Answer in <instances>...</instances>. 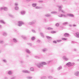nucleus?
Returning <instances> with one entry per match:
<instances>
[{"mask_svg":"<svg viewBox=\"0 0 79 79\" xmlns=\"http://www.w3.org/2000/svg\"><path fill=\"white\" fill-rule=\"evenodd\" d=\"M51 14H56L57 13V12L55 11V12H51Z\"/></svg>","mask_w":79,"mask_h":79,"instance_id":"34","label":"nucleus"},{"mask_svg":"<svg viewBox=\"0 0 79 79\" xmlns=\"http://www.w3.org/2000/svg\"><path fill=\"white\" fill-rule=\"evenodd\" d=\"M62 16H63V17H64L65 18H66V17H67L68 16H67L68 15H67H67H66L62 14Z\"/></svg>","mask_w":79,"mask_h":79,"instance_id":"31","label":"nucleus"},{"mask_svg":"<svg viewBox=\"0 0 79 79\" xmlns=\"http://www.w3.org/2000/svg\"><path fill=\"white\" fill-rule=\"evenodd\" d=\"M35 20H33L32 21V22H29L28 23V25H32V24H34L35 23Z\"/></svg>","mask_w":79,"mask_h":79,"instance_id":"2","label":"nucleus"},{"mask_svg":"<svg viewBox=\"0 0 79 79\" xmlns=\"http://www.w3.org/2000/svg\"><path fill=\"white\" fill-rule=\"evenodd\" d=\"M21 15H24L26 14V12L25 11L22 10L21 11Z\"/></svg>","mask_w":79,"mask_h":79,"instance_id":"11","label":"nucleus"},{"mask_svg":"<svg viewBox=\"0 0 79 79\" xmlns=\"http://www.w3.org/2000/svg\"><path fill=\"white\" fill-rule=\"evenodd\" d=\"M66 65L67 66H71V62H69L68 63H67L66 64Z\"/></svg>","mask_w":79,"mask_h":79,"instance_id":"20","label":"nucleus"},{"mask_svg":"<svg viewBox=\"0 0 79 79\" xmlns=\"http://www.w3.org/2000/svg\"><path fill=\"white\" fill-rule=\"evenodd\" d=\"M56 26H57V27H58V26H60V25L58 23H57L56 24Z\"/></svg>","mask_w":79,"mask_h":79,"instance_id":"48","label":"nucleus"},{"mask_svg":"<svg viewBox=\"0 0 79 79\" xmlns=\"http://www.w3.org/2000/svg\"><path fill=\"white\" fill-rule=\"evenodd\" d=\"M5 10V11H7L8 8L6 7H2L1 8V10Z\"/></svg>","mask_w":79,"mask_h":79,"instance_id":"7","label":"nucleus"},{"mask_svg":"<svg viewBox=\"0 0 79 79\" xmlns=\"http://www.w3.org/2000/svg\"><path fill=\"white\" fill-rule=\"evenodd\" d=\"M25 51L26 53H28V54H31V51H30L29 49H26L25 50Z\"/></svg>","mask_w":79,"mask_h":79,"instance_id":"9","label":"nucleus"},{"mask_svg":"<svg viewBox=\"0 0 79 79\" xmlns=\"http://www.w3.org/2000/svg\"><path fill=\"white\" fill-rule=\"evenodd\" d=\"M15 10H19V7L18 6H16L15 8Z\"/></svg>","mask_w":79,"mask_h":79,"instance_id":"32","label":"nucleus"},{"mask_svg":"<svg viewBox=\"0 0 79 79\" xmlns=\"http://www.w3.org/2000/svg\"><path fill=\"white\" fill-rule=\"evenodd\" d=\"M8 74L9 75H11V74H13V73H12V71H9L8 72Z\"/></svg>","mask_w":79,"mask_h":79,"instance_id":"18","label":"nucleus"},{"mask_svg":"<svg viewBox=\"0 0 79 79\" xmlns=\"http://www.w3.org/2000/svg\"><path fill=\"white\" fill-rule=\"evenodd\" d=\"M63 59L64 60H65V61H68V60H69V58H67L65 56H63Z\"/></svg>","mask_w":79,"mask_h":79,"instance_id":"6","label":"nucleus"},{"mask_svg":"<svg viewBox=\"0 0 79 79\" xmlns=\"http://www.w3.org/2000/svg\"><path fill=\"white\" fill-rule=\"evenodd\" d=\"M72 42H73V41H72Z\"/></svg>","mask_w":79,"mask_h":79,"instance_id":"64","label":"nucleus"},{"mask_svg":"<svg viewBox=\"0 0 79 79\" xmlns=\"http://www.w3.org/2000/svg\"><path fill=\"white\" fill-rule=\"evenodd\" d=\"M67 15L70 17H74V15L73 14H68Z\"/></svg>","mask_w":79,"mask_h":79,"instance_id":"12","label":"nucleus"},{"mask_svg":"<svg viewBox=\"0 0 79 79\" xmlns=\"http://www.w3.org/2000/svg\"><path fill=\"white\" fill-rule=\"evenodd\" d=\"M27 44L28 45H29V46H30L31 47L32 46V44L31 43H27Z\"/></svg>","mask_w":79,"mask_h":79,"instance_id":"43","label":"nucleus"},{"mask_svg":"<svg viewBox=\"0 0 79 79\" xmlns=\"http://www.w3.org/2000/svg\"><path fill=\"white\" fill-rule=\"evenodd\" d=\"M67 24H68V22H65L63 23V25L65 26V25H67Z\"/></svg>","mask_w":79,"mask_h":79,"instance_id":"24","label":"nucleus"},{"mask_svg":"<svg viewBox=\"0 0 79 79\" xmlns=\"http://www.w3.org/2000/svg\"><path fill=\"white\" fill-rule=\"evenodd\" d=\"M47 64L45 62H42L38 63L36 65L38 68H43L44 66Z\"/></svg>","mask_w":79,"mask_h":79,"instance_id":"1","label":"nucleus"},{"mask_svg":"<svg viewBox=\"0 0 79 79\" xmlns=\"http://www.w3.org/2000/svg\"><path fill=\"white\" fill-rule=\"evenodd\" d=\"M69 26L70 27H72V26H73V25H69Z\"/></svg>","mask_w":79,"mask_h":79,"instance_id":"58","label":"nucleus"},{"mask_svg":"<svg viewBox=\"0 0 79 79\" xmlns=\"http://www.w3.org/2000/svg\"><path fill=\"white\" fill-rule=\"evenodd\" d=\"M18 26H21L23 25V24H24V23H23L22 21H19L18 22Z\"/></svg>","mask_w":79,"mask_h":79,"instance_id":"4","label":"nucleus"},{"mask_svg":"<svg viewBox=\"0 0 79 79\" xmlns=\"http://www.w3.org/2000/svg\"><path fill=\"white\" fill-rule=\"evenodd\" d=\"M35 37H32L31 38V40H35Z\"/></svg>","mask_w":79,"mask_h":79,"instance_id":"39","label":"nucleus"},{"mask_svg":"<svg viewBox=\"0 0 79 79\" xmlns=\"http://www.w3.org/2000/svg\"><path fill=\"white\" fill-rule=\"evenodd\" d=\"M58 16L59 17H60V18H62V17H63V14L59 15Z\"/></svg>","mask_w":79,"mask_h":79,"instance_id":"33","label":"nucleus"},{"mask_svg":"<svg viewBox=\"0 0 79 79\" xmlns=\"http://www.w3.org/2000/svg\"><path fill=\"white\" fill-rule=\"evenodd\" d=\"M57 41L58 42H61V40H57Z\"/></svg>","mask_w":79,"mask_h":79,"instance_id":"53","label":"nucleus"},{"mask_svg":"<svg viewBox=\"0 0 79 79\" xmlns=\"http://www.w3.org/2000/svg\"><path fill=\"white\" fill-rule=\"evenodd\" d=\"M75 64V63H71L70 64V66H73V65H74Z\"/></svg>","mask_w":79,"mask_h":79,"instance_id":"42","label":"nucleus"},{"mask_svg":"<svg viewBox=\"0 0 79 79\" xmlns=\"http://www.w3.org/2000/svg\"><path fill=\"white\" fill-rule=\"evenodd\" d=\"M37 42H38V43H40V41L39 40H38L37 41Z\"/></svg>","mask_w":79,"mask_h":79,"instance_id":"50","label":"nucleus"},{"mask_svg":"<svg viewBox=\"0 0 79 79\" xmlns=\"http://www.w3.org/2000/svg\"><path fill=\"white\" fill-rule=\"evenodd\" d=\"M50 62H52V60L48 61V63H50Z\"/></svg>","mask_w":79,"mask_h":79,"instance_id":"57","label":"nucleus"},{"mask_svg":"<svg viewBox=\"0 0 79 79\" xmlns=\"http://www.w3.org/2000/svg\"><path fill=\"white\" fill-rule=\"evenodd\" d=\"M60 11H61V13H65V11H64L63 10H61Z\"/></svg>","mask_w":79,"mask_h":79,"instance_id":"40","label":"nucleus"},{"mask_svg":"<svg viewBox=\"0 0 79 79\" xmlns=\"http://www.w3.org/2000/svg\"><path fill=\"white\" fill-rule=\"evenodd\" d=\"M53 43H54V44H56V43H57V42H56V41H53Z\"/></svg>","mask_w":79,"mask_h":79,"instance_id":"51","label":"nucleus"},{"mask_svg":"<svg viewBox=\"0 0 79 79\" xmlns=\"http://www.w3.org/2000/svg\"><path fill=\"white\" fill-rule=\"evenodd\" d=\"M46 37H47V39H49V40H50V39H51V37H50L48 36H46Z\"/></svg>","mask_w":79,"mask_h":79,"instance_id":"28","label":"nucleus"},{"mask_svg":"<svg viewBox=\"0 0 79 79\" xmlns=\"http://www.w3.org/2000/svg\"><path fill=\"white\" fill-rule=\"evenodd\" d=\"M2 28V26L1 25H0V28Z\"/></svg>","mask_w":79,"mask_h":79,"instance_id":"59","label":"nucleus"},{"mask_svg":"<svg viewBox=\"0 0 79 79\" xmlns=\"http://www.w3.org/2000/svg\"><path fill=\"white\" fill-rule=\"evenodd\" d=\"M63 1H65L66 0H63Z\"/></svg>","mask_w":79,"mask_h":79,"instance_id":"62","label":"nucleus"},{"mask_svg":"<svg viewBox=\"0 0 79 79\" xmlns=\"http://www.w3.org/2000/svg\"><path fill=\"white\" fill-rule=\"evenodd\" d=\"M0 23H2L3 24H6V23H5V22H4V21L3 20H1Z\"/></svg>","mask_w":79,"mask_h":79,"instance_id":"16","label":"nucleus"},{"mask_svg":"<svg viewBox=\"0 0 79 79\" xmlns=\"http://www.w3.org/2000/svg\"><path fill=\"white\" fill-rule=\"evenodd\" d=\"M48 79H52L53 77H52V76H49L48 77Z\"/></svg>","mask_w":79,"mask_h":79,"instance_id":"36","label":"nucleus"},{"mask_svg":"<svg viewBox=\"0 0 79 79\" xmlns=\"http://www.w3.org/2000/svg\"><path fill=\"white\" fill-rule=\"evenodd\" d=\"M22 37L24 39V40H26V39H27V37L25 36H22Z\"/></svg>","mask_w":79,"mask_h":79,"instance_id":"30","label":"nucleus"},{"mask_svg":"<svg viewBox=\"0 0 79 79\" xmlns=\"http://www.w3.org/2000/svg\"><path fill=\"white\" fill-rule=\"evenodd\" d=\"M40 35L41 37H44V34L42 33H40Z\"/></svg>","mask_w":79,"mask_h":79,"instance_id":"26","label":"nucleus"},{"mask_svg":"<svg viewBox=\"0 0 79 79\" xmlns=\"http://www.w3.org/2000/svg\"><path fill=\"white\" fill-rule=\"evenodd\" d=\"M15 6H18V3H15Z\"/></svg>","mask_w":79,"mask_h":79,"instance_id":"45","label":"nucleus"},{"mask_svg":"<svg viewBox=\"0 0 79 79\" xmlns=\"http://www.w3.org/2000/svg\"><path fill=\"white\" fill-rule=\"evenodd\" d=\"M46 29H47V30H53V29L52 28L48 27V28H46Z\"/></svg>","mask_w":79,"mask_h":79,"instance_id":"21","label":"nucleus"},{"mask_svg":"<svg viewBox=\"0 0 79 79\" xmlns=\"http://www.w3.org/2000/svg\"><path fill=\"white\" fill-rule=\"evenodd\" d=\"M41 79H47V77L46 76H43L42 77H41Z\"/></svg>","mask_w":79,"mask_h":79,"instance_id":"15","label":"nucleus"},{"mask_svg":"<svg viewBox=\"0 0 79 79\" xmlns=\"http://www.w3.org/2000/svg\"><path fill=\"white\" fill-rule=\"evenodd\" d=\"M75 36L77 38H79V33H76Z\"/></svg>","mask_w":79,"mask_h":79,"instance_id":"13","label":"nucleus"},{"mask_svg":"<svg viewBox=\"0 0 79 79\" xmlns=\"http://www.w3.org/2000/svg\"><path fill=\"white\" fill-rule=\"evenodd\" d=\"M13 42H14V43H17V42H18V40L15 38H13Z\"/></svg>","mask_w":79,"mask_h":79,"instance_id":"10","label":"nucleus"},{"mask_svg":"<svg viewBox=\"0 0 79 79\" xmlns=\"http://www.w3.org/2000/svg\"><path fill=\"white\" fill-rule=\"evenodd\" d=\"M32 32H34V33H35L36 32H35V31L34 30H32Z\"/></svg>","mask_w":79,"mask_h":79,"instance_id":"47","label":"nucleus"},{"mask_svg":"<svg viewBox=\"0 0 79 79\" xmlns=\"http://www.w3.org/2000/svg\"><path fill=\"white\" fill-rule=\"evenodd\" d=\"M35 58H38V59H40V57L39 56H35Z\"/></svg>","mask_w":79,"mask_h":79,"instance_id":"35","label":"nucleus"},{"mask_svg":"<svg viewBox=\"0 0 79 79\" xmlns=\"http://www.w3.org/2000/svg\"><path fill=\"white\" fill-rule=\"evenodd\" d=\"M42 51L43 52H47V49L44 48L42 49Z\"/></svg>","mask_w":79,"mask_h":79,"instance_id":"17","label":"nucleus"},{"mask_svg":"<svg viewBox=\"0 0 79 79\" xmlns=\"http://www.w3.org/2000/svg\"><path fill=\"white\" fill-rule=\"evenodd\" d=\"M30 71H34V69L33 68V67L31 68L30 69Z\"/></svg>","mask_w":79,"mask_h":79,"instance_id":"25","label":"nucleus"},{"mask_svg":"<svg viewBox=\"0 0 79 79\" xmlns=\"http://www.w3.org/2000/svg\"><path fill=\"white\" fill-rule=\"evenodd\" d=\"M45 16H46V17H50L51 16V15L50 14H46L45 15Z\"/></svg>","mask_w":79,"mask_h":79,"instance_id":"14","label":"nucleus"},{"mask_svg":"<svg viewBox=\"0 0 79 79\" xmlns=\"http://www.w3.org/2000/svg\"><path fill=\"white\" fill-rule=\"evenodd\" d=\"M9 16H10V17H11L12 18H15V16L12 15L11 14H9Z\"/></svg>","mask_w":79,"mask_h":79,"instance_id":"29","label":"nucleus"},{"mask_svg":"<svg viewBox=\"0 0 79 79\" xmlns=\"http://www.w3.org/2000/svg\"><path fill=\"white\" fill-rule=\"evenodd\" d=\"M57 7L59 8V11H60L61 10V8L63 7V5L58 6Z\"/></svg>","mask_w":79,"mask_h":79,"instance_id":"5","label":"nucleus"},{"mask_svg":"<svg viewBox=\"0 0 79 79\" xmlns=\"http://www.w3.org/2000/svg\"><path fill=\"white\" fill-rule=\"evenodd\" d=\"M22 72L23 73H28V74H30V73H31L30 71L27 70H23Z\"/></svg>","mask_w":79,"mask_h":79,"instance_id":"3","label":"nucleus"},{"mask_svg":"<svg viewBox=\"0 0 79 79\" xmlns=\"http://www.w3.org/2000/svg\"><path fill=\"white\" fill-rule=\"evenodd\" d=\"M2 61L4 62V63H7V61L6 60V59H3Z\"/></svg>","mask_w":79,"mask_h":79,"instance_id":"38","label":"nucleus"},{"mask_svg":"<svg viewBox=\"0 0 79 79\" xmlns=\"http://www.w3.org/2000/svg\"><path fill=\"white\" fill-rule=\"evenodd\" d=\"M74 75H75V76H79V72L78 71L75 72L74 73Z\"/></svg>","mask_w":79,"mask_h":79,"instance_id":"8","label":"nucleus"},{"mask_svg":"<svg viewBox=\"0 0 79 79\" xmlns=\"http://www.w3.org/2000/svg\"><path fill=\"white\" fill-rule=\"evenodd\" d=\"M64 36L65 37H68L69 36V34L68 33H65L64 34Z\"/></svg>","mask_w":79,"mask_h":79,"instance_id":"22","label":"nucleus"},{"mask_svg":"<svg viewBox=\"0 0 79 79\" xmlns=\"http://www.w3.org/2000/svg\"><path fill=\"white\" fill-rule=\"evenodd\" d=\"M4 41L0 40V44H2L4 43Z\"/></svg>","mask_w":79,"mask_h":79,"instance_id":"37","label":"nucleus"},{"mask_svg":"<svg viewBox=\"0 0 79 79\" xmlns=\"http://www.w3.org/2000/svg\"><path fill=\"white\" fill-rule=\"evenodd\" d=\"M27 79H32V77L31 76H28L27 77Z\"/></svg>","mask_w":79,"mask_h":79,"instance_id":"23","label":"nucleus"},{"mask_svg":"<svg viewBox=\"0 0 79 79\" xmlns=\"http://www.w3.org/2000/svg\"><path fill=\"white\" fill-rule=\"evenodd\" d=\"M77 61H79V59H78V60H77Z\"/></svg>","mask_w":79,"mask_h":79,"instance_id":"61","label":"nucleus"},{"mask_svg":"<svg viewBox=\"0 0 79 79\" xmlns=\"http://www.w3.org/2000/svg\"><path fill=\"white\" fill-rule=\"evenodd\" d=\"M62 69V66H60L58 68H57V70L58 71H59V70H60V69Z\"/></svg>","mask_w":79,"mask_h":79,"instance_id":"19","label":"nucleus"},{"mask_svg":"<svg viewBox=\"0 0 79 79\" xmlns=\"http://www.w3.org/2000/svg\"><path fill=\"white\" fill-rule=\"evenodd\" d=\"M73 27H76L77 26V25H76L73 24Z\"/></svg>","mask_w":79,"mask_h":79,"instance_id":"54","label":"nucleus"},{"mask_svg":"<svg viewBox=\"0 0 79 79\" xmlns=\"http://www.w3.org/2000/svg\"><path fill=\"white\" fill-rule=\"evenodd\" d=\"M73 50H74V51H77V49H76V48H74V49H73Z\"/></svg>","mask_w":79,"mask_h":79,"instance_id":"56","label":"nucleus"},{"mask_svg":"<svg viewBox=\"0 0 79 79\" xmlns=\"http://www.w3.org/2000/svg\"><path fill=\"white\" fill-rule=\"evenodd\" d=\"M62 39L63 40H67V39L66 38H62Z\"/></svg>","mask_w":79,"mask_h":79,"instance_id":"41","label":"nucleus"},{"mask_svg":"<svg viewBox=\"0 0 79 79\" xmlns=\"http://www.w3.org/2000/svg\"><path fill=\"white\" fill-rule=\"evenodd\" d=\"M51 33H52V34H53V33H56L55 31H51Z\"/></svg>","mask_w":79,"mask_h":79,"instance_id":"49","label":"nucleus"},{"mask_svg":"<svg viewBox=\"0 0 79 79\" xmlns=\"http://www.w3.org/2000/svg\"><path fill=\"white\" fill-rule=\"evenodd\" d=\"M4 79H8V77H4Z\"/></svg>","mask_w":79,"mask_h":79,"instance_id":"55","label":"nucleus"},{"mask_svg":"<svg viewBox=\"0 0 79 79\" xmlns=\"http://www.w3.org/2000/svg\"><path fill=\"white\" fill-rule=\"evenodd\" d=\"M24 63V61L23 60H21L20 61L21 63Z\"/></svg>","mask_w":79,"mask_h":79,"instance_id":"52","label":"nucleus"},{"mask_svg":"<svg viewBox=\"0 0 79 79\" xmlns=\"http://www.w3.org/2000/svg\"><path fill=\"white\" fill-rule=\"evenodd\" d=\"M36 5H37L36 4H33L32 5V6H33V7H35L36 6Z\"/></svg>","mask_w":79,"mask_h":79,"instance_id":"44","label":"nucleus"},{"mask_svg":"<svg viewBox=\"0 0 79 79\" xmlns=\"http://www.w3.org/2000/svg\"><path fill=\"white\" fill-rule=\"evenodd\" d=\"M27 1V2H29L30 1H31V0H26Z\"/></svg>","mask_w":79,"mask_h":79,"instance_id":"60","label":"nucleus"},{"mask_svg":"<svg viewBox=\"0 0 79 79\" xmlns=\"http://www.w3.org/2000/svg\"><path fill=\"white\" fill-rule=\"evenodd\" d=\"M3 34V35H4V36H7V33L6 32H4Z\"/></svg>","mask_w":79,"mask_h":79,"instance_id":"27","label":"nucleus"},{"mask_svg":"<svg viewBox=\"0 0 79 79\" xmlns=\"http://www.w3.org/2000/svg\"><path fill=\"white\" fill-rule=\"evenodd\" d=\"M0 53H1V52L0 51Z\"/></svg>","mask_w":79,"mask_h":79,"instance_id":"63","label":"nucleus"},{"mask_svg":"<svg viewBox=\"0 0 79 79\" xmlns=\"http://www.w3.org/2000/svg\"><path fill=\"white\" fill-rule=\"evenodd\" d=\"M35 8L36 9H40V7L36 6Z\"/></svg>","mask_w":79,"mask_h":79,"instance_id":"46","label":"nucleus"}]
</instances>
